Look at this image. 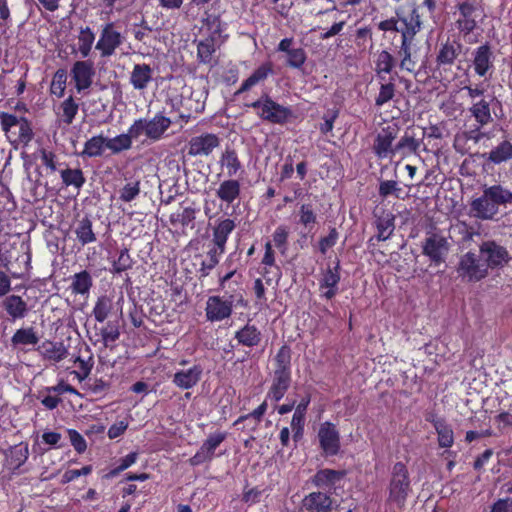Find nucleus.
I'll use <instances>...</instances> for the list:
<instances>
[{
  "mask_svg": "<svg viewBox=\"0 0 512 512\" xmlns=\"http://www.w3.org/2000/svg\"><path fill=\"white\" fill-rule=\"evenodd\" d=\"M67 84V71L64 68H59L55 71L50 84V93L57 98H62L65 95Z\"/></svg>",
  "mask_w": 512,
  "mask_h": 512,
  "instance_id": "obj_51",
  "label": "nucleus"
},
{
  "mask_svg": "<svg viewBox=\"0 0 512 512\" xmlns=\"http://www.w3.org/2000/svg\"><path fill=\"white\" fill-rule=\"evenodd\" d=\"M173 120L163 112H157L152 118H139L132 123L138 138L144 135L151 142L161 140L171 127Z\"/></svg>",
  "mask_w": 512,
  "mask_h": 512,
  "instance_id": "obj_10",
  "label": "nucleus"
},
{
  "mask_svg": "<svg viewBox=\"0 0 512 512\" xmlns=\"http://www.w3.org/2000/svg\"><path fill=\"white\" fill-rule=\"evenodd\" d=\"M425 135V130L422 131L421 136H418L415 128L407 127L403 135L395 143L394 150L396 151V155H399L401 159L418 155Z\"/></svg>",
  "mask_w": 512,
  "mask_h": 512,
  "instance_id": "obj_18",
  "label": "nucleus"
},
{
  "mask_svg": "<svg viewBox=\"0 0 512 512\" xmlns=\"http://www.w3.org/2000/svg\"><path fill=\"white\" fill-rule=\"evenodd\" d=\"M153 79V70L148 64H135L130 75V83L136 90H144Z\"/></svg>",
  "mask_w": 512,
  "mask_h": 512,
  "instance_id": "obj_38",
  "label": "nucleus"
},
{
  "mask_svg": "<svg viewBox=\"0 0 512 512\" xmlns=\"http://www.w3.org/2000/svg\"><path fill=\"white\" fill-rule=\"evenodd\" d=\"M273 74V64L271 62L262 63L253 73L242 82L241 86L235 91L234 95L239 96L250 91L258 84L264 83L270 75Z\"/></svg>",
  "mask_w": 512,
  "mask_h": 512,
  "instance_id": "obj_27",
  "label": "nucleus"
},
{
  "mask_svg": "<svg viewBox=\"0 0 512 512\" xmlns=\"http://www.w3.org/2000/svg\"><path fill=\"white\" fill-rule=\"evenodd\" d=\"M1 306L12 320L23 319L29 312L28 303L16 294L6 295L1 301Z\"/></svg>",
  "mask_w": 512,
  "mask_h": 512,
  "instance_id": "obj_28",
  "label": "nucleus"
},
{
  "mask_svg": "<svg viewBox=\"0 0 512 512\" xmlns=\"http://www.w3.org/2000/svg\"><path fill=\"white\" fill-rule=\"evenodd\" d=\"M61 109V121L65 123L66 125H70L73 123L78 110L79 106L75 102L73 96H69L66 98L60 105Z\"/></svg>",
  "mask_w": 512,
  "mask_h": 512,
  "instance_id": "obj_53",
  "label": "nucleus"
},
{
  "mask_svg": "<svg viewBox=\"0 0 512 512\" xmlns=\"http://www.w3.org/2000/svg\"><path fill=\"white\" fill-rule=\"evenodd\" d=\"M268 409L267 400H264L258 407H256L253 411L239 416L233 423L234 426H237L241 423H246L242 427V431L248 432H256L259 429L260 423L264 415L266 414Z\"/></svg>",
  "mask_w": 512,
  "mask_h": 512,
  "instance_id": "obj_30",
  "label": "nucleus"
},
{
  "mask_svg": "<svg viewBox=\"0 0 512 512\" xmlns=\"http://www.w3.org/2000/svg\"><path fill=\"white\" fill-rule=\"evenodd\" d=\"M219 164L222 168L226 169V175L228 177H234L240 171H243V165L239 159L238 153L233 148L227 147L221 153Z\"/></svg>",
  "mask_w": 512,
  "mask_h": 512,
  "instance_id": "obj_40",
  "label": "nucleus"
},
{
  "mask_svg": "<svg viewBox=\"0 0 512 512\" xmlns=\"http://www.w3.org/2000/svg\"><path fill=\"white\" fill-rule=\"evenodd\" d=\"M221 140L214 133L205 132L190 138L186 145L190 157H208L220 146Z\"/></svg>",
  "mask_w": 512,
  "mask_h": 512,
  "instance_id": "obj_15",
  "label": "nucleus"
},
{
  "mask_svg": "<svg viewBox=\"0 0 512 512\" xmlns=\"http://www.w3.org/2000/svg\"><path fill=\"white\" fill-rule=\"evenodd\" d=\"M196 212V208L192 206L184 207L182 211L172 213L170 215V223L172 225L180 224L182 227H186L194 222L196 218Z\"/></svg>",
  "mask_w": 512,
  "mask_h": 512,
  "instance_id": "obj_54",
  "label": "nucleus"
},
{
  "mask_svg": "<svg viewBox=\"0 0 512 512\" xmlns=\"http://www.w3.org/2000/svg\"><path fill=\"white\" fill-rule=\"evenodd\" d=\"M133 266V260L130 256L128 248L124 247L120 250L118 258L113 261L111 273L112 274H121Z\"/></svg>",
  "mask_w": 512,
  "mask_h": 512,
  "instance_id": "obj_55",
  "label": "nucleus"
},
{
  "mask_svg": "<svg viewBox=\"0 0 512 512\" xmlns=\"http://www.w3.org/2000/svg\"><path fill=\"white\" fill-rule=\"evenodd\" d=\"M44 360L59 363L68 356V349L62 342L44 341L37 349Z\"/></svg>",
  "mask_w": 512,
  "mask_h": 512,
  "instance_id": "obj_33",
  "label": "nucleus"
},
{
  "mask_svg": "<svg viewBox=\"0 0 512 512\" xmlns=\"http://www.w3.org/2000/svg\"><path fill=\"white\" fill-rule=\"evenodd\" d=\"M139 139L133 125L131 124L126 133L119 134L114 138H107V149L113 154L131 149L133 140Z\"/></svg>",
  "mask_w": 512,
  "mask_h": 512,
  "instance_id": "obj_37",
  "label": "nucleus"
},
{
  "mask_svg": "<svg viewBox=\"0 0 512 512\" xmlns=\"http://www.w3.org/2000/svg\"><path fill=\"white\" fill-rule=\"evenodd\" d=\"M121 44L120 32L114 29L113 23H108L103 27L95 48L100 51L101 57H110Z\"/></svg>",
  "mask_w": 512,
  "mask_h": 512,
  "instance_id": "obj_21",
  "label": "nucleus"
},
{
  "mask_svg": "<svg viewBox=\"0 0 512 512\" xmlns=\"http://www.w3.org/2000/svg\"><path fill=\"white\" fill-rule=\"evenodd\" d=\"M478 252L488 271L502 270L512 260L507 247L494 239L483 240L478 246Z\"/></svg>",
  "mask_w": 512,
  "mask_h": 512,
  "instance_id": "obj_8",
  "label": "nucleus"
},
{
  "mask_svg": "<svg viewBox=\"0 0 512 512\" xmlns=\"http://www.w3.org/2000/svg\"><path fill=\"white\" fill-rule=\"evenodd\" d=\"M31 260H32V255L29 251L19 255L17 257L16 261L22 262L23 268L19 272L18 271L12 272V277L15 279H23L27 275H29V273L32 269Z\"/></svg>",
  "mask_w": 512,
  "mask_h": 512,
  "instance_id": "obj_62",
  "label": "nucleus"
},
{
  "mask_svg": "<svg viewBox=\"0 0 512 512\" xmlns=\"http://www.w3.org/2000/svg\"><path fill=\"white\" fill-rule=\"evenodd\" d=\"M481 195L470 202V214L482 221L494 220L500 208L512 205V189L495 182L492 185L484 184Z\"/></svg>",
  "mask_w": 512,
  "mask_h": 512,
  "instance_id": "obj_2",
  "label": "nucleus"
},
{
  "mask_svg": "<svg viewBox=\"0 0 512 512\" xmlns=\"http://www.w3.org/2000/svg\"><path fill=\"white\" fill-rule=\"evenodd\" d=\"M235 228L236 222L234 219L223 216L217 218L212 226V242L226 246L228 238Z\"/></svg>",
  "mask_w": 512,
  "mask_h": 512,
  "instance_id": "obj_36",
  "label": "nucleus"
},
{
  "mask_svg": "<svg viewBox=\"0 0 512 512\" xmlns=\"http://www.w3.org/2000/svg\"><path fill=\"white\" fill-rule=\"evenodd\" d=\"M422 28L423 21L418 7H413L407 15L399 14V33L401 34V39L414 40Z\"/></svg>",
  "mask_w": 512,
  "mask_h": 512,
  "instance_id": "obj_22",
  "label": "nucleus"
},
{
  "mask_svg": "<svg viewBox=\"0 0 512 512\" xmlns=\"http://www.w3.org/2000/svg\"><path fill=\"white\" fill-rule=\"evenodd\" d=\"M399 133L400 126L394 122L387 123L376 131L372 151L378 159H392L396 156L394 146Z\"/></svg>",
  "mask_w": 512,
  "mask_h": 512,
  "instance_id": "obj_11",
  "label": "nucleus"
},
{
  "mask_svg": "<svg viewBox=\"0 0 512 512\" xmlns=\"http://www.w3.org/2000/svg\"><path fill=\"white\" fill-rule=\"evenodd\" d=\"M298 224L311 232L317 224V214L310 203L301 204L298 210Z\"/></svg>",
  "mask_w": 512,
  "mask_h": 512,
  "instance_id": "obj_46",
  "label": "nucleus"
},
{
  "mask_svg": "<svg viewBox=\"0 0 512 512\" xmlns=\"http://www.w3.org/2000/svg\"><path fill=\"white\" fill-rule=\"evenodd\" d=\"M68 436L71 445L74 447L78 454H82L87 449V442L85 438L75 429H68Z\"/></svg>",
  "mask_w": 512,
  "mask_h": 512,
  "instance_id": "obj_64",
  "label": "nucleus"
},
{
  "mask_svg": "<svg viewBox=\"0 0 512 512\" xmlns=\"http://www.w3.org/2000/svg\"><path fill=\"white\" fill-rule=\"evenodd\" d=\"M78 39V51L82 58H87L92 50L93 43L95 41V33L89 26L81 27Z\"/></svg>",
  "mask_w": 512,
  "mask_h": 512,
  "instance_id": "obj_45",
  "label": "nucleus"
},
{
  "mask_svg": "<svg viewBox=\"0 0 512 512\" xmlns=\"http://www.w3.org/2000/svg\"><path fill=\"white\" fill-rule=\"evenodd\" d=\"M241 195V183L239 180L229 177L219 184L216 190V196L222 202L228 205L239 199Z\"/></svg>",
  "mask_w": 512,
  "mask_h": 512,
  "instance_id": "obj_34",
  "label": "nucleus"
},
{
  "mask_svg": "<svg viewBox=\"0 0 512 512\" xmlns=\"http://www.w3.org/2000/svg\"><path fill=\"white\" fill-rule=\"evenodd\" d=\"M386 491V504L402 510L413 491L410 472L404 462L398 461L391 467Z\"/></svg>",
  "mask_w": 512,
  "mask_h": 512,
  "instance_id": "obj_4",
  "label": "nucleus"
},
{
  "mask_svg": "<svg viewBox=\"0 0 512 512\" xmlns=\"http://www.w3.org/2000/svg\"><path fill=\"white\" fill-rule=\"evenodd\" d=\"M291 357L290 346L283 344L274 358L275 369L266 399L279 402L289 390L292 382Z\"/></svg>",
  "mask_w": 512,
  "mask_h": 512,
  "instance_id": "obj_3",
  "label": "nucleus"
},
{
  "mask_svg": "<svg viewBox=\"0 0 512 512\" xmlns=\"http://www.w3.org/2000/svg\"><path fill=\"white\" fill-rule=\"evenodd\" d=\"M233 296L224 299L221 296H209L206 301L205 315L211 322H220L229 318L233 312Z\"/></svg>",
  "mask_w": 512,
  "mask_h": 512,
  "instance_id": "obj_19",
  "label": "nucleus"
},
{
  "mask_svg": "<svg viewBox=\"0 0 512 512\" xmlns=\"http://www.w3.org/2000/svg\"><path fill=\"white\" fill-rule=\"evenodd\" d=\"M215 38L210 36L197 44V57L200 63L210 64L215 53Z\"/></svg>",
  "mask_w": 512,
  "mask_h": 512,
  "instance_id": "obj_50",
  "label": "nucleus"
},
{
  "mask_svg": "<svg viewBox=\"0 0 512 512\" xmlns=\"http://www.w3.org/2000/svg\"><path fill=\"white\" fill-rule=\"evenodd\" d=\"M402 189L395 180H381L379 183L378 193L382 199H386L390 195L400 198Z\"/></svg>",
  "mask_w": 512,
  "mask_h": 512,
  "instance_id": "obj_56",
  "label": "nucleus"
},
{
  "mask_svg": "<svg viewBox=\"0 0 512 512\" xmlns=\"http://www.w3.org/2000/svg\"><path fill=\"white\" fill-rule=\"evenodd\" d=\"M70 75L75 83V89L81 93L89 89L95 76L94 63L91 60H78L70 70Z\"/></svg>",
  "mask_w": 512,
  "mask_h": 512,
  "instance_id": "obj_20",
  "label": "nucleus"
},
{
  "mask_svg": "<svg viewBox=\"0 0 512 512\" xmlns=\"http://www.w3.org/2000/svg\"><path fill=\"white\" fill-rule=\"evenodd\" d=\"M463 45L455 37L440 40L436 47L435 63L437 68L452 67L462 52Z\"/></svg>",
  "mask_w": 512,
  "mask_h": 512,
  "instance_id": "obj_16",
  "label": "nucleus"
},
{
  "mask_svg": "<svg viewBox=\"0 0 512 512\" xmlns=\"http://www.w3.org/2000/svg\"><path fill=\"white\" fill-rule=\"evenodd\" d=\"M100 335L104 343V346L108 347L111 343L119 339V327L109 322L105 327L101 329Z\"/></svg>",
  "mask_w": 512,
  "mask_h": 512,
  "instance_id": "obj_61",
  "label": "nucleus"
},
{
  "mask_svg": "<svg viewBox=\"0 0 512 512\" xmlns=\"http://www.w3.org/2000/svg\"><path fill=\"white\" fill-rule=\"evenodd\" d=\"M228 433L225 431H215L210 433L203 441L200 448L190 458L192 466H199L205 462H210L215 454V450L226 440Z\"/></svg>",
  "mask_w": 512,
  "mask_h": 512,
  "instance_id": "obj_17",
  "label": "nucleus"
},
{
  "mask_svg": "<svg viewBox=\"0 0 512 512\" xmlns=\"http://www.w3.org/2000/svg\"><path fill=\"white\" fill-rule=\"evenodd\" d=\"M45 391L49 394H54L56 396H60L64 393H70L74 395H80V393L77 391L76 388H74L69 383L65 382L64 380H60L56 385L46 387Z\"/></svg>",
  "mask_w": 512,
  "mask_h": 512,
  "instance_id": "obj_63",
  "label": "nucleus"
},
{
  "mask_svg": "<svg viewBox=\"0 0 512 512\" xmlns=\"http://www.w3.org/2000/svg\"><path fill=\"white\" fill-rule=\"evenodd\" d=\"M203 369L200 365H193L187 370H179L173 375V384L182 389L193 388L201 379Z\"/></svg>",
  "mask_w": 512,
  "mask_h": 512,
  "instance_id": "obj_31",
  "label": "nucleus"
},
{
  "mask_svg": "<svg viewBox=\"0 0 512 512\" xmlns=\"http://www.w3.org/2000/svg\"><path fill=\"white\" fill-rule=\"evenodd\" d=\"M471 56V66L476 76L486 78L488 75H492L494 71L495 55L488 42L473 49Z\"/></svg>",
  "mask_w": 512,
  "mask_h": 512,
  "instance_id": "obj_13",
  "label": "nucleus"
},
{
  "mask_svg": "<svg viewBox=\"0 0 512 512\" xmlns=\"http://www.w3.org/2000/svg\"><path fill=\"white\" fill-rule=\"evenodd\" d=\"M140 194V182L131 181L126 183L120 190L119 198L123 202H131Z\"/></svg>",
  "mask_w": 512,
  "mask_h": 512,
  "instance_id": "obj_60",
  "label": "nucleus"
},
{
  "mask_svg": "<svg viewBox=\"0 0 512 512\" xmlns=\"http://www.w3.org/2000/svg\"><path fill=\"white\" fill-rule=\"evenodd\" d=\"M245 106L254 109L263 122L273 125L283 126L295 118L291 107L278 103L268 93H262L257 100Z\"/></svg>",
  "mask_w": 512,
  "mask_h": 512,
  "instance_id": "obj_6",
  "label": "nucleus"
},
{
  "mask_svg": "<svg viewBox=\"0 0 512 512\" xmlns=\"http://www.w3.org/2000/svg\"><path fill=\"white\" fill-rule=\"evenodd\" d=\"M289 231L287 226L279 225L272 234L275 247L284 253L287 250Z\"/></svg>",
  "mask_w": 512,
  "mask_h": 512,
  "instance_id": "obj_59",
  "label": "nucleus"
},
{
  "mask_svg": "<svg viewBox=\"0 0 512 512\" xmlns=\"http://www.w3.org/2000/svg\"><path fill=\"white\" fill-rule=\"evenodd\" d=\"M234 337L239 344L246 347H255L260 344L262 339L260 330L249 323L236 331Z\"/></svg>",
  "mask_w": 512,
  "mask_h": 512,
  "instance_id": "obj_43",
  "label": "nucleus"
},
{
  "mask_svg": "<svg viewBox=\"0 0 512 512\" xmlns=\"http://www.w3.org/2000/svg\"><path fill=\"white\" fill-rule=\"evenodd\" d=\"M73 232L76 235L77 241L82 246L94 243L97 240L96 234L93 231L92 220L88 215H85L76 222Z\"/></svg>",
  "mask_w": 512,
  "mask_h": 512,
  "instance_id": "obj_41",
  "label": "nucleus"
},
{
  "mask_svg": "<svg viewBox=\"0 0 512 512\" xmlns=\"http://www.w3.org/2000/svg\"><path fill=\"white\" fill-rule=\"evenodd\" d=\"M487 161L493 165L512 161V142L507 138L499 142L488 152Z\"/></svg>",
  "mask_w": 512,
  "mask_h": 512,
  "instance_id": "obj_39",
  "label": "nucleus"
},
{
  "mask_svg": "<svg viewBox=\"0 0 512 512\" xmlns=\"http://www.w3.org/2000/svg\"><path fill=\"white\" fill-rule=\"evenodd\" d=\"M317 438L319 447L321 448L324 456L333 457L340 452V432L334 423L330 421L321 423L318 429Z\"/></svg>",
  "mask_w": 512,
  "mask_h": 512,
  "instance_id": "obj_14",
  "label": "nucleus"
},
{
  "mask_svg": "<svg viewBox=\"0 0 512 512\" xmlns=\"http://www.w3.org/2000/svg\"><path fill=\"white\" fill-rule=\"evenodd\" d=\"M426 420L433 425L437 433L438 446L446 450L451 448L454 444V432L451 425L444 418L435 415L427 417Z\"/></svg>",
  "mask_w": 512,
  "mask_h": 512,
  "instance_id": "obj_26",
  "label": "nucleus"
},
{
  "mask_svg": "<svg viewBox=\"0 0 512 512\" xmlns=\"http://www.w3.org/2000/svg\"><path fill=\"white\" fill-rule=\"evenodd\" d=\"M456 272L458 277L467 283H477L488 277L487 270L480 254L474 251H468L460 255Z\"/></svg>",
  "mask_w": 512,
  "mask_h": 512,
  "instance_id": "obj_7",
  "label": "nucleus"
},
{
  "mask_svg": "<svg viewBox=\"0 0 512 512\" xmlns=\"http://www.w3.org/2000/svg\"><path fill=\"white\" fill-rule=\"evenodd\" d=\"M493 100L494 97H492L490 101L481 98L478 101H473L469 107L468 111L474 118L476 124H479V127H485L493 122L491 109V101Z\"/></svg>",
  "mask_w": 512,
  "mask_h": 512,
  "instance_id": "obj_32",
  "label": "nucleus"
},
{
  "mask_svg": "<svg viewBox=\"0 0 512 512\" xmlns=\"http://www.w3.org/2000/svg\"><path fill=\"white\" fill-rule=\"evenodd\" d=\"M112 310V301L108 296H100L97 298L93 307L92 315L97 322H104Z\"/></svg>",
  "mask_w": 512,
  "mask_h": 512,
  "instance_id": "obj_52",
  "label": "nucleus"
},
{
  "mask_svg": "<svg viewBox=\"0 0 512 512\" xmlns=\"http://www.w3.org/2000/svg\"><path fill=\"white\" fill-rule=\"evenodd\" d=\"M413 41L401 39L400 46L395 57L390 51L384 49L374 55V72L379 84L378 94L375 96L374 105L378 108L392 101L396 96V82H402L403 77L398 75L395 68L409 73L417 71V57L413 51Z\"/></svg>",
  "mask_w": 512,
  "mask_h": 512,
  "instance_id": "obj_1",
  "label": "nucleus"
},
{
  "mask_svg": "<svg viewBox=\"0 0 512 512\" xmlns=\"http://www.w3.org/2000/svg\"><path fill=\"white\" fill-rule=\"evenodd\" d=\"M39 155L41 164L45 167L47 175H50L54 172L60 173L61 168L66 165V162H59L57 155L51 150L41 148L39 150Z\"/></svg>",
  "mask_w": 512,
  "mask_h": 512,
  "instance_id": "obj_47",
  "label": "nucleus"
},
{
  "mask_svg": "<svg viewBox=\"0 0 512 512\" xmlns=\"http://www.w3.org/2000/svg\"><path fill=\"white\" fill-rule=\"evenodd\" d=\"M340 261L337 260L333 267L328 266V268L323 272L321 279L319 280V288L320 290L325 291L321 294V297L331 300L338 293V285L341 280L340 274Z\"/></svg>",
  "mask_w": 512,
  "mask_h": 512,
  "instance_id": "obj_23",
  "label": "nucleus"
},
{
  "mask_svg": "<svg viewBox=\"0 0 512 512\" xmlns=\"http://www.w3.org/2000/svg\"><path fill=\"white\" fill-rule=\"evenodd\" d=\"M0 126L15 150L28 147L35 135L31 121L24 116L0 112Z\"/></svg>",
  "mask_w": 512,
  "mask_h": 512,
  "instance_id": "obj_5",
  "label": "nucleus"
},
{
  "mask_svg": "<svg viewBox=\"0 0 512 512\" xmlns=\"http://www.w3.org/2000/svg\"><path fill=\"white\" fill-rule=\"evenodd\" d=\"M60 177L63 186L73 187L76 190H80L86 182V178L82 169L70 168L67 163L63 168H61Z\"/></svg>",
  "mask_w": 512,
  "mask_h": 512,
  "instance_id": "obj_42",
  "label": "nucleus"
},
{
  "mask_svg": "<svg viewBox=\"0 0 512 512\" xmlns=\"http://www.w3.org/2000/svg\"><path fill=\"white\" fill-rule=\"evenodd\" d=\"M105 148H107V138L100 134L91 137L85 142L84 149L80 155L89 158L99 157L102 156Z\"/></svg>",
  "mask_w": 512,
  "mask_h": 512,
  "instance_id": "obj_44",
  "label": "nucleus"
},
{
  "mask_svg": "<svg viewBox=\"0 0 512 512\" xmlns=\"http://www.w3.org/2000/svg\"><path fill=\"white\" fill-rule=\"evenodd\" d=\"M450 247L447 237L440 232H427L421 245L422 254L433 266H440L446 261Z\"/></svg>",
  "mask_w": 512,
  "mask_h": 512,
  "instance_id": "obj_12",
  "label": "nucleus"
},
{
  "mask_svg": "<svg viewBox=\"0 0 512 512\" xmlns=\"http://www.w3.org/2000/svg\"><path fill=\"white\" fill-rule=\"evenodd\" d=\"M307 60V54L301 47L293 48L287 53V66L295 69L301 68Z\"/></svg>",
  "mask_w": 512,
  "mask_h": 512,
  "instance_id": "obj_57",
  "label": "nucleus"
},
{
  "mask_svg": "<svg viewBox=\"0 0 512 512\" xmlns=\"http://www.w3.org/2000/svg\"><path fill=\"white\" fill-rule=\"evenodd\" d=\"M29 449L28 444L20 443L15 445L10 450L9 465L13 471L18 470L28 459Z\"/></svg>",
  "mask_w": 512,
  "mask_h": 512,
  "instance_id": "obj_49",
  "label": "nucleus"
},
{
  "mask_svg": "<svg viewBox=\"0 0 512 512\" xmlns=\"http://www.w3.org/2000/svg\"><path fill=\"white\" fill-rule=\"evenodd\" d=\"M374 225L377 233L370 239L375 238L378 242L386 241L391 238L395 230V215L389 211H382L380 215H375Z\"/></svg>",
  "mask_w": 512,
  "mask_h": 512,
  "instance_id": "obj_29",
  "label": "nucleus"
},
{
  "mask_svg": "<svg viewBox=\"0 0 512 512\" xmlns=\"http://www.w3.org/2000/svg\"><path fill=\"white\" fill-rule=\"evenodd\" d=\"M339 233L335 227L329 229L328 235L321 237L318 242V250L322 255H326L327 251L334 247L338 241Z\"/></svg>",
  "mask_w": 512,
  "mask_h": 512,
  "instance_id": "obj_58",
  "label": "nucleus"
},
{
  "mask_svg": "<svg viewBox=\"0 0 512 512\" xmlns=\"http://www.w3.org/2000/svg\"><path fill=\"white\" fill-rule=\"evenodd\" d=\"M92 287L93 278L87 270H82L70 277L69 290L74 295H81L87 298Z\"/></svg>",
  "mask_w": 512,
  "mask_h": 512,
  "instance_id": "obj_35",
  "label": "nucleus"
},
{
  "mask_svg": "<svg viewBox=\"0 0 512 512\" xmlns=\"http://www.w3.org/2000/svg\"><path fill=\"white\" fill-rule=\"evenodd\" d=\"M333 499L328 493L317 491L306 495L302 500V512H331Z\"/></svg>",
  "mask_w": 512,
  "mask_h": 512,
  "instance_id": "obj_24",
  "label": "nucleus"
},
{
  "mask_svg": "<svg viewBox=\"0 0 512 512\" xmlns=\"http://www.w3.org/2000/svg\"><path fill=\"white\" fill-rule=\"evenodd\" d=\"M454 2V13L457 15L455 26L463 36H467L478 27L477 17L482 11L481 5L478 0H454Z\"/></svg>",
  "mask_w": 512,
  "mask_h": 512,
  "instance_id": "obj_9",
  "label": "nucleus"
},
{
  "mask_svg": "<svg viewBox=\"0 0 512 512\" xmlns=\"http://www.w3.org/2000/svg\"><path fill=\"white\" fill-rule=\"evenodd\" d=\"M346 476L345 470H334L330 468L319 469L311 478L312 484L320 489L331 491L335 484Z\"/></svg>",
  "mask_w": 512,
  "mask_h": 512,
  "instance_id": "obj_25",
  "label": "nucleus"
},
{
  "mask_svg": "<svg viewBox=\"0 0 512 512\" xmlns=\"http://www.w3.org/2000/svg\"><path fill=\"white\" fill-rule=\"evenodd\" d=\"M39 342V336L33 327L20 328L16 330L11 338L13 346L36 345Z\"/></svg>",
  "mask_w": 512,
  "mask_h": 512,
  "instance_id": "obj_48",
  "label": "nucleus"
}]
</instances>
